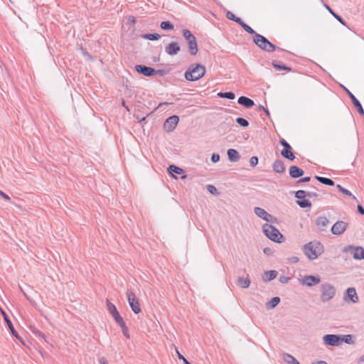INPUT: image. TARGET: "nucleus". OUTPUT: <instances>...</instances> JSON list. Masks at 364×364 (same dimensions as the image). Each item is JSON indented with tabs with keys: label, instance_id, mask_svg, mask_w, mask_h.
<instances>
[{
	"label": "nucleus",
	"instance_id": "aec40b11",
	"mask_svg": "<svg viewBox=\"0 0 364 364\" xmlns=\"http://www.w3.org/2000/svg\"><path fill=\"white\" fill-rule=\"evenodd\" d=\"M237 102L246 108H250L254 106L255 102L249 97L241 96L238 98Z\"/></svg>",
	"mask_w": 364,
	"mask_h": 364
},
{
	"label": "nucleus",
	"instance_id": "473e14b6",
	"mask_svg": "<svg viewBox=\"0 0 364 364\" xmlns=\"http://www.w3.org/2000/svg\"><path fill=\"white\" fill-rule=\"evenodd\" d=\"M141 38L149 40V41H156L161 38V36L158 33H144L141 36Z\"/></svg>",
	"mask_w": 364,
	"mask_h": 364
},
{
	"label": "nucleus",
	"instance_id": "a211bd4d",
	"mask_svg": "<svg viewBox=\"0 0 364 364\" xmlns=\"http://www.w3.org/2000/svg\"><path fill=\"white\" fill-rule=\"evenodd\" d=\"M180 50L181 48L176 42H171L165 48L166 53L170 55H176Z\"/></svg>",
	"mask_w": 364,
	"mask_h": 364
},
{
	"label": "nucleus",
	"instance_id": "774afa93",
	"mask_svg": "<svg viewBox=\"0 0 364 364\" xmlns=\"http://www.w3.org/2000/svg\"><path fill=\"white\" fill-rule=\"evenodd\" d=\"M165 105H168V103L167 102L160 103L159 107H161V106Z\"/></svg>",
	"mask_w": 364,
	"mask_h": 364
},
{
	"label": "nucleus",
	"instance_id": "a18cd8bd",
	"mask_svg": "<svg viewBox=\"0 0 364 364\" xmlns=\"http://www.w3.org/2000/svg\"><path fill=\"white\" fill-rule=\"evenodd\" d=\"M306 196V191L304 190H299L295 193V197L299 200L304 199Z\"/></svg>",
	"mask_w": 364,
	"mask_h": 364
},
{
	"label": "nucleus",
	"instance_id": "4c0bfd02",
	"mask_svg": "<svg viewBox=\"0 0 364 364\" xmlns=\"http://www.w3.org/2000/svg\"><path fill=\"white\" fill-rule=\"evenodd\" d=\"M296 203L301 207V208H311V202L307 199H302V200H298L296 201Z\"/></svg>",
	"mask_w": 364,
	"mask_h": 364
},
{
	"label": "nucleus",
	"instance_id": "c9c22d12",
	"mask_svg": "<svg viewBox=\"0 0 364 364\" xmlns=\"http://www.w3.org/2000/svg\"><path fill=\"white\" fill-rule=\"evenodd\" d=\"M336 188L339 190V191H341L344 195L348 196H350V197H352V198L353 200H357V198H356V197L355 196H353L348 190L344 188L341 185L338 184L336 186Z\"/></svg>",
	"mask_w": 364,
	"mask_h": 364
},
{
	"label": "nucleus",
	"instance_id": "79ce46f5",
	"mask_svg": "<svg viewBox=\"0 0 364 364\" xmlns=\"http://www.w3.org/2000/svg\"><path fill=\"white\" fill-rule=\"evenodd\" d=\"M226 18L229 20L233 21L236 22L237 23H239V22L242 20L240 18L237 17L234 14H232L231 11H228L226 13Z\"/></svg>",
	"mask_w": 364,
	"mask_h": 364
},
{
	"label": "nucleus",
	"instance_id": "864d4df0",
	"mask_svg": "<svg viewBox=\"0 0 364 364\" xmlns=\"http://www.w3.org/2000/svg\"><path fill=\"white\" fill-rule=\"evenodd\" d=\"M178 358L180 360H182L184 364H191L189 361H188L181 354L178 352Z\"/></svg>",
	"mask_w": 364,
	"mask_h": 364
},
{
	"label": "nucleus",
	"instance_id": "39448f33",
	"mask_svg": "<svg viewBox=\"0 0 364 364\" xmlns=\"http://www.w3.org/2000/svg\"><path fill=\"white\" fill-rule=\"evenodd\" d=\"M336 294L334 286L329 283H323L321 285V300L326 302L332 299Z\"/></svg>",
	"mask_w": 364,
	"mask_h": 364
},
{
	"label": "nucleus",
	"instance_id": "6e6d98bb",
	"mask_svg": "<svg viewBox=\"0 0 364 364\" xmlns=\"http://www.w3.org/2000/svg\"><path fill=\"white\" fill-rule=\"evenodd\" d=\"M0 196H1L6 200L9 201L10 200V197L7 194H6L3 191H1V190H0Z\"/></svg>",
	"mask_w": 364,
	"mask_h": 364
},
{
	"label": "nucleus",
	"instance_id": "2f4dec72",
	"mask_svg": "<svg viewBox=\"0 0 364 364\" xmlns=\"http://www.w3.org/2000/svg\"><path fill=\"white\" fill-rule=\"evenodd\" d=\"M107 310L109 312V314L112 316H114L115 315L118 314L119 312L116 308V306H114V304H113L112 303H111L109 301V300L107 299Z\"/></svg>",
	"mask_w": 364,
	"mask_h": 364
},
{
	"label": "nucleus",
	"instance_id": "8fccbe9b",
	"mask_svg": "<svg viewBox=\"0 0 364 364\" xmlns=\"http://www.w3.org/2000/svg\"><path fill=\"white\" fill-rule=\"evenodd\" d=\"M220 160V155L218 154H213L211 156V161L213 163H217Z\"/></svg>",
	"mask_w": 364,
	"mask_h": 364
},
{
	"label": "nucleus",
	"instance_id": "6e6552de",
	"mask_svg": "<svg viewBox=\"0 0 364 364\" xmlns=\"http://www.w3.org/2000/svg\"><path fill=\"white\" fill-rule=\"evenodd\" d=\"M279 143L281 145L284 146V149L282 150L281 154L283 157H284L287 159H289V161H294L295 159V156L294 154L291 151V146L290 144L284 139H280Z\"/></svg>",
	"mask_w": 364,
	"mask_h": 364
},
{
	"label": "nucleus",
	"instance_id": "423d86ee",
	"mask_svg": "<svg viewBox=\"0 0 364 364\" xmlns=\"http://www.w3.org/2000/svg\"><path fill=\"white\" fill-rule=\"evenodd\" d=\"M183 36L188 44V49L191 55H196L198 50L196 37L188 29L183 30Z\"/></svg>",
	"mask_w": 364,
	"mask_h": 364
},
{
	"label": "nucleus",
	"instance_id": "ddd939ff",
	"mask_svg": "<svg viewBox=\"0 0 364 364\" xmlns=\"http://www.w3.org/2000/svg\"><path fill=\"white\" fill-rule=\"evenodd\" d=\"M135 70L137 73L146 77H151L156 75V72L154 68L146 65H136L135 66Z\"/></svg>",
	"mask_w": 364,
	"mask_h": 364
},
{
	"label": "nucleus",
	"instance_id": "7c9ffc66",
	"mask_svg": "<svg viewBox=\"0 0 364 364\" xmlns=\"http://www.w3.org/2000/svg\"><path fill=\"white\" fill-rule=\"evenodd\" d=\"M29 329L36 337H38L39 338H41V339H43L45 341H47L45 334L43 333L42 332H41L35 326H29Z\"/></svg>",
	"mask_w": 364,
	"mask_h": 364
},
{
	"label": "nucleus",
	"instance_id": "dca6fc26",
	"mask_svg": "<svg viewBox=\"0 0 364 364\" xmlns=\"http://www.w3.org/2000/svg\"><path fill=\"white\" fill-rule=\"evenodd\" d=\"M343 90L346 91L348 97L350 98L352 103L353 105L357 108V110L358 113L363 116H364V109L360 104V102L358 101V100L354 96V95L350 92L346 87H343Z\"/></svg>",
	"mask_w": 364,
	"mask_h": 364
},
{
	"label": "nucleus",
	"instance_id": "680f3d73",
	"mask_svg": "<svg viewBox=\"0 0 364 364\" xmlns=\"http://www.w3.org/2000/svg\"><path fill=\"white\" fill-rule=\"evenodd\" d=\"M263 252H264V253H265V254H269V253L271 252V250H270L269 247H265V248L263 250Z\"/></svg>",
	"mask_w": 364,
	"mask_h": 364
},
{
	"label": "nucleus",
	"instance_id": "0eeeda50",
	"mask_svg": "<svg viewBox=\"0 0 364 364\" xmlns=\"http://www.w3.org/2000/svg\"><path fill=\"white\" fill-rule=\"evenodd\" d=\"M127 296L128 303H129L130 307L132 308V310L134 311V313H135L136 314L140 313L141 311V309L139 301L136 299L134 293H133L131 291H127Z\"/></svg>",
	"mask_w": 364,
	"mask_h": 364
},
{
	"label": "nucleus",
	"instance_id": "a19ab883",
	"mask_svg": "<svg viewBox=\"0 0 364 364\" xmlns=\"http://www.w3.org/2000/svg\"><path fill=\"white\" fill-rule=\"evenodd\" d=\"M218 96L229 100H234L235 97V94L232 92H220L218 93Z\"/></svg>",
	"mask_w": 364,
	"mask_h": 364
},
{
	"label": "nucleus",
	"instance_id": "13d9d810",
	"mask_svg": "<svg viewBox=\"0 0 364 364\" xmlns=\"http://www.w3.org/2000/svg\"><path fill=\"white\" fill-rule=\"evenodd\" d=\"M358 211L360 215H364V208L362 205H358Z\"/></svg>",
	"mask_w": 364,
	"mask_h": 364
},
{
	"label": "nucleus",
	"instance_id": "69168bd1",
	"mask_svg": "<svg viewBox=\"0 0 364 364\" xmlns=\"http://www.w3.org/2000/svg\"><path fill=\"white\" fill-rule=\"evenodd\" d=\"M264 111V112L266 113V114L267 116H269V110L267 109H265Z\"/></svg>",
	"mask_w": 364,
	"mask_h": 364
},
{
	"label": "nucleus",
	"instance_id": "f8f14e48",
	"mask_svg": "<svg viewBox=\"0 0 364 364\" xmlns=\"http://www.w3.org/2000/svg\"><path fill=\"white\" fill-rule=\"evenodd\" d=\"M343 300L346 302H352L356 304L358 302V296L356 293L355 289L350 287L347 289L346 294L343 296Z\"/></svg>",
	"mask_w": 364,
	"mask_h": 364
},
{
	"label": "nucleus",
	"instance_id": "20e7f679",
	"mask_svg": "<svg viewBox=\"0 0 364 364\" xmlns=\"http://www.w3.org/2000/svg\"><path fill=\"white\" fill-rule=\"evenodd\" d=\"M264 235L272 241L281 243L284 240V236L274 226L266 223L262 227Z\"/></svg>",
	"mask_w": 364,
	"mask_h": 364
},
{
	"label": "nucleus",
	"instance_id": "bb28decb",
	"mask_svg": "<svg viewBox=\"0 0 364 364\" xmlns=\"http://www.w3.org/2000/svg\"><path fill=\"white\" fill-rule=\"evenodd\" d=\"M168 172L169 173V174L171 175V176L174 178H176V176L173 175V173H176L178 175L184 173V171L182 168L175 165H170L168 168Z\"/></svg>",
	"mask_w": 364,
	"mask_h": 364
},
{
	"label": "nucleus",
	"instance_id": "5701e85b",
	"mask_svg": "<svg viewBox=\"0 0 364 364\" xmlns=\"http://www.w3.org/2000/svg\"><path fill=\"white\" fill-rule=\"evenodd\" d=\"M228 159L231 162H237L240 160V156L239 152L234 149H229L228 150Z\"/></svg>",
	"mask_w": 364,
	"mask_h": 364
},
{
	"label": "nucleus",
	"instance_id": "72a5a7b5",
	"mask_svg": "<svg viewBox=\"0 0 364 364\" xmlns=\"http://www.w3.org/2000/svg\"><path fill=\"white\" fill-rule=\"evenodd\" d=\"M324 6L326 7V9L330 12V14H331L333 17L337 19L341 24L343 25H346V22L343 21V19L342 18L341 16H340L339 15H338L337 14H336L331 8L329 6H328L327 4H324Z\"/></svg>",
	"mask_w": 364,
	"mask_h": 364
},
{
	"label": "nucleus",
	"instance_id": "f03ea898",
	"mask_svg": "<svg viewBox=\"0 0 364 364\" xmlns=\"http://www.w3.org/2000/svg\"><path fill=\"white\" fill-rule=\"evenodd\" d=\"M205 67L196 63L191 65L185 73V78L188 81H196L203 77L205 74Z\"/></svg>",
	"mask_w": 364,
	"mask_h": 364
},
{
	"label": "nucleus",
	"instance_id": "9b49d317",
	"mask_svg": "<svg viewBox=\"0 0 364 364\" xmlns=\"http://www.w3.org/2000/svg\"><path fill=\"white\" fill-rule=\"evenodd\" d=\"M348 225V223L344 221H342V220L337 221L332 226L331 232H332V234L336 235H342L346 230Z\"/></svg>",
	"mask_w": 364,
	"mask_h": 364
},
{
	"label": "nucleus",
	"instance_id": "49530a36",
	"mask_svg": "<svg viewBox=\"0 0 364 364\" xmlns=\"http://www.w3.org/2000/svg\"><path fill=\"white\" fill-rule=\"evenodd\" d=\"M207 190L209 193L213 195H217L218 193L217 188L213 185H208Z\"/></svg>",
	"mask_w": 364,
	"mask_h": 364
},
{
	"label": "nucleus",
	"instance_id": "4468645a",
	"mask_svg": "<svg viewBox=\"0 0 364 364\" xmlns=\"http://www.w3.org/2000/svg\"><path fill=\"white\" fill-rule=\"evenodd\" d=\"M323 341L326 345L331 346H337L339 345V343L341 341V336L334 334H326L323 337Z\"/></svg>",
	"mask_w": 364,
	"mask_h": 364
},
{
	"label": "nucleus",
	"instance_id": "393cba45",
	"mask_svg": "<svg viewBox=\"0 0 364 364\" xmlns=\"http://www.w3.org/2000/svg\"><path fill=\"white\" fill-rule=\"evenodd\" d=\"M283 360L287 364H300L299 362L291 354L283 353L282 355Z\"/></svg>",
	"mask_w": 364,
	"mask_h": 364
},
{
	"label": "nucleus",
	"instance_id": "e433bc0d",
	"mask_svg": "<svg viewBox=\"0 0 364 364\" xmlns=\"http://www.w3.org/2000/svg\"><path fill=\"white\" fill-rule=\"evenodd\" d=\"M160 27L161 29L166 31L173 30L174 28L173 24L170 21H162L160 24Z\"/></svg>",
	"mask_w": 364,
	"mask_h": 364
},
{
	"label": "nucleus",
	"instance_id": "c03bdc74",
	"mask_svg": "<svg viewBox=\"0 0 364 364\" xmlns=\"http://www.w3.org/2000/svg\"><path fill=\"white\" fill-rule=\"evenodd\" d=\"M114 321H116V323L120 326V327H124V326L126 325V323H124L122 317L119 315V314L115 315L114 316H113Z\"/></svg>",
	"mask_w": 364,
	"mask_h": 364
},
{
	"label": "nucleus",
	"instance_id": "338daca9",
	"mask_svg": "<svg viewBox=\"0 0 364 364\" xmlns=\"http://www.w3.org/2000/svg\"><path fill=\"white\" fill-rule=\"evenodd\" d=\"M259 109L264 110L266 108H264L262 105H259Z\"/></svg>",
	"mask_w": 364,
	"mask_h": 364
},
{
	"label": "nucleus",
	"instance_id": "a878e982",
	"mask_svg": "<svg viewBox=\"0 0 364 364\" xmlns=\"http://www.w3.org/2000/svg\"><path fill=\"white\" fill-rule=\"evenodd\" d=\"M277 275V272L275 270L266 271L262 276V280L265 282H270L275 279Z\"/></svg>",
	"mask_w": 364,
	"mask_h": 364
},
{
	"label": "nucleus",
	"instance_id": "cd10ccee",
	"mask_svg": "<svg viewBox=\"0 0 364 364\" xmlns=\"http://www.w3.org/2000/svg\"><path fill=\"white\" fill-rule=\"evenodd\" d=\"M279 302L280 298L278 296H274L266 304V306L268 309H272L275 308Z\"/></svg>",
	"mask_w": 364,
	"mask_h": 364
},
{
	"label": "nucleus",
	"instance_id": "37998d69",
	"mask_svg": "<svg viewBox=\"0 0 364 364\" xmlns=\"http://www.w3.org/2000/svg\"><path fill=\"white\" fill-rule=\"evenodd\" d=\"M235 121L241 127H247L249 126V122L245 118L237 117Z\"/></svg>",
	"mask_w": 364,
	"mask_h": 364
},
{
	"label": "nucleus",
	"instance_id": "b1692460",
	"mask_svg": "<svg viewBox=\"0 0 364 364\" xmlns=\"http://www.w3.org/2000/svg\"><path fill=\"white\" fill-rule=\"evenodd\" d=\"M2 314L4 316V321L7 323L8 327L10 329L12 335L14 336H15L16 338L19 339L20 338L19 336H18V333L16 332V331L15 330L11 320L9 318L8 316L6 315V314L4 311H2Z\"/></svg>",
	"mask_w": 364,
	"mask_h": 364
},
{
	"label": "nucleus",
	"instance_id": "de8ad7c7",
	"mask_svg": "<svg viewBox=\"0 0 364 364\" xmlns=\"http://www.w3.org/2000/svg\"><path fill=\"white\" fill-rule=\"evenodd\" d=\"M258 158L257 156H252L250 159V163L252 166H255L258 164Z\"/></svg>",
	"mask_w": 364,
	"mask_h": 364
},
{
	"label": "nucleus",
	"instance_id": "4be33fe9",
	"mask_svg": "<svg viewBox=\"0 0 364 364\" xmlns=\"http://www.w3.org/2000/svg\"><path fill=\"white\" fill-rule=\"evenodd\" d=\"M329 223L328 219L326 216H319L316 220V225L321 230H324Z\"/></svg>",
	"mask_w": 364,
	"mask_h": 364
},
{
	"label": "nucleus",
	"instance_id": "052dcab7",
	"mask_svg": "<svg viewBox=\"0 0 364 364\" xmlns=\"http://www.w3.org/2000/svg\"><path fill=\"white\" fill-rule=\"evenodd\" d=\"M100 364H108L107 360L105 358H102L99 360Z\"/></svg>",
	"mask_w": 364,
	"mask_h": 364
},
{
	"label": "nucleus",
	"instance_id": "412c9836",
	"mask_svg": "<svg viewBox=\"0 0 364 364\" xmlns=\"http://www.w3.org/2000/svg\"><path fill=\"white\" fill-rule=\"evenodd\" d=\"M285 169L284 163L281 159L276 160L273 164V170L278 173H284Z\"/></svg>",
	"mask_w": 364,
	"mask_h": 364
},
{
	"label": "nucleus",
	"instance_id": "c756f323",
	"mask_svg": "<svg viewBox=\"0 0 364 364\" xmlns=\"http://www.w3.org/2000/svg\"><path fill=\"white\" fill-rule=\"evenodd\" d=\"M251 282L248 278L239 277L237 279V284L243 289H247L250 287Z\"/></svg>",
	"mask_w": 364,
	"mask_h": 364
},
{
	"label": "nucleus",
	"instance_id": "2eb2a0df",
	"mask_svg": "<svg viewBox=\"0 0 364 364\" xmlns=\"http://www.w3.org/2000/svg\"><path fill=\"white\" fill-rule=\"evenodd\" d=\"M254 212L259 218L264 220L267 222H273L276 220L275 218H274L271 214L268 213L264 209L262 208H255Z\"/></svg>",
	"mask_w": 364,
	"mask_h": 364
},
{
	"label": "nucleus",
	"instance_id": "6ab92c4d",
	"mask_svg": "<svg viewBox=\"0 0 364 364\" xmlns=\"http://www.w3.org/2000/svg\"><path fill=\"white\" fill-rule=\"evenodd\" d=\"M304 171L296 166H291L289 168V175L293 178L301 177L304 175Z\"/></svg>",
	"mask_w": 364,
	"mask_h": 364
},
{
	"label": "nucleus",
	"instance_id": "f257e3e1",
	"mask_svg": "<svg viewBox=\"0 0 364 364\" xmlns=\"http://www.w3.org/2000/svg\"><path fill=\"white\" fill-rule=\"evenodd\" d=\"M324 251L323 245L317 241H311L303 247V252L304 255L310 259H316L319 255H321Z\"/></svg>",
	"mask_w": 364,
	"mask_h": 364
},
{
	"label": "nucleus",
	"instance_id": "ea45409f",
	"mask_svg": "<svg viewBox=\"0 0 364 364\" xmlns=\"http://www.w3.org/2000/svg\"><path fill=\"white\" fill-rule=\"evenodd\" d=\"M272 65L279 70H287V71H291V68L287 66V65H280L279 64L277 61H273L272 62Z\"/></svg>",
	"mask_w": 364,
	"mask_h": 364
},
{
	"label": "nucleus",
	"instance_id": "3c124183",
	"mask_svg": "<svg viewBox=\"0 0 364 364\" xmlns=\"http://www.w3.org/2000/svg\"><path fill=\"white\" fill-rule=\"evenodd\" d=\"M122 328V333L123 334L127 337V338H129V331H128V328L127 327V326H124V327H121Z\"/></svg>",
	"mask_w": 364,
	"mask_h": 364
},
{
	"label": "nucleus",
	"instance_id": "e2e57ef3",
	"mask_svg": "<svg viewBox=\"0 0 364 364\" xmlns=\"http://www.w3.org/2000/svg\"><path fill=\"white\" fill-rule=\"evenodd\" d=\"M316 364H327L325 361H318Z\"/></svg>",
	"mask_w": 364,
	"mask_h": 364
},
{
	"label": "nucleus",
	"instance_id": "09e8293b",
	"mask_svg": "<svg viewBox=\"0 0 364 364\" xmlns=\"http://www.w3.org/2000/svg\"><path fill=\"white\" fill-rule=\"evenodd\" d=\"M279 282L282 284H287L289 282V281L290 280V278L288 277H286V276H280L279 277Z\"/></svg>",
	"mask_w": 364,
	"mask_h": 364
},
{
	"label": "nucleus",
	"instance_id": "1a4fd4ad",
	"mask_svg": "<svg viewBox=\"0 0 364 364\" xmlns=\"http://www.w3.org/2000/svg\"><path fill=\"white\" fill-rule=\"evenodd\" d=\"M179 122V117L177 115H172L167 118L164 123V129L167 132H173Z\"/></svg>",
	"mask_w": 364,
	"mask_h": 364
},
{
	"label": "nucleus",
	"instance_id": "c85d7f7f",
	"mask_svg": "<svg viewBox=\"0 0 364 364\" xmlns=\"http://www.w3.org/2000/svg\"><path fill=\"white\" fill-rule=\"evenodd\" d=\"M315 178L322 184L327 186H334V181L328 178L316 176Z\"/></svg>",
	"mask_w": 364,
	"mask_h": 364
},
{
	"label": "nucleus",
	"instance_id": "7ed1b4c3",
	"mask_svg": "<svg viewBox=\"0 0 364 364\" xmlns=\"http://www.w3.org/2000/svg\"><path fill=\"white\" fill-rule=\"evenodd\" d=\"M254 43L262 50L267 52H274L276 50H282L271 43L267 38L259 33H255L253 37Z\"/></svg>",
	"mask_w": 364,
	"mask_h": 364
},
{
	"label": "nucleus",
	"instance_id": "5fc2aeb1",
	"mask_svg": "<svg viewBox=\"0 0 364 364\" xmlns=\"http://www.w3.org/2000/svg\"><path fill=\"white\" fill-rule=\"evenodd\" d=\"M289 262L293 263V264L297 263L299 262V258L296 256H293V257L289 258Z\"/></svg>",
	"mask_w": 364,
	"mask_h": 364
},
{
	"label": "nucleus",
	"instance_id": "bf43d9fd",
	"mask_svg": "<svg viewBox=\"0 0 364 364\" xmlns=\"http://www.w3.org/2000/svg\"><path fill=\"white\" fill-rule=\"evenodd\" d=\"M156 74H159L161 76H163L166 74V72L164 70H156Z\"/></svg>",
	"mask_w": 364,
	"mask_h": 364
},
{
	"label": "nucleus",
	"instance_id": "0e129e2a",
	"mask_svg": "<svg viewBox=\"0 0 364 364\" xmlns=\"http://www.w3.org/2000/svg\"><path fill=\"white\" fill-rule=\"evenodd\" d=\"M359 361H360V362H363V361H364V355H362V356L359 358Z\"/></svg>",
	"mask_w": 364,
	"mask_h": 364
},
{
	"label": "nucleus",
	"instance_id": "f704fd0d",
	"mask_svg": "<svg viewBox=\"0 0 364 364\" xmlns=\"http://www.w3.org/2000/svg\"><path fill=\"white\" fill-rule=\"evenodd\" d=\"M238 24L241 26L242 28L248 33L253 34L254 36H255V33H257L250 26L245 23L242 20H241Z\"/></svg>",
	"mask_w": 364,
	"mask_h": 364
},
{
	"label": "nucleus",
	"instance_id": "4d7b16f0",
	"mask_svg": "<svg viewBox=\"0 0 364 364\" xmlns=\"http://www.w3.org/2000/svg\"><path fill=\"white\" fill-rule=\"evenodd\" d=\"M310 180H311V177L306 176V177H304V178H302L299 179L297 181V183H302V182H309V181H310Z\"/></svg>",
	"mask_w": 364,
	"mask_h": 364
},
{
	"label": "nucleus",
	"instance_id": "9d476101",
	"mask_svg": "<svg viewBox=\"0 0 364 364\" xmlns=\"http://www.w3.org/2000/svg\"><path fill=\"white\" fill-rule=\"evenodd\" d=\"M321 279L318 277L313 276V275H305L300 280V283L302 285L307 286L309 287H311L314 285L319 284Z\"/></svg>",
	"mask_w": 364,
	"mask_h": 364
},
{
	"label": "nucleus",
	"instance_id": "58836bf2",
	"mask_svg": "<svg viewBox=\"0 0 364 364\" xmlns=\"http://www.w3.org/2000/svg\"><path fill=\"white\" fill-rule=\"evenodd\" d=\"M341 341L347 344H353V336L350 334L341 336Z\"/></svg>",
	"mask_w": 364,
	"mask_h": 364
},
{
	"label": "nucleus",
	"instance_id": "603ef678",
	"mask_svg": "<svg viewBox=\"0 0 364 364\" xmlns=\"http://www.w3.org/2000/svg\"><path fill=\"white\" fill-rule=\"evenodd\" d=\"M307 197L309 198H317L318 196V193L316 192H307L306 191Z\"/></svg>",
	"mask_w": 364,
	"mask_h": 364
},
{
	"label": "nucleus",
	"instance_id": "f3484780",
	"mask_svg": "<svg viewBox=\"0 0 364 364\" xmlns=\"http://www.w3.org/2000/svg\"><path fill=\"white\" fill-rule=\"evenodd\" d=\"M348 249L353 250V257L355 259H364V248L362 247H353L349 245L348 247H345L344 251L347 252Z\"/></svg>",
	"mask_w": 364,
	"mask_h": 364
}]
</instances>
